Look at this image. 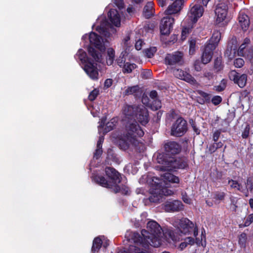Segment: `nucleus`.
I'll return each instance as SVG.
<instances>
[{
  "mask_svg": "<svg viewBox=\"0 0 253 253\" xmlns=\"http://www.w3.org/2000/svg\"><path fill=\"white\" fill-rule=\"evenodd\" d=\"M164 152L159 153L157 158V162L162 165V170H171L173 169H184L188 166L187 160L184 157L176 158L175 156L181 151V146L174 141L168 140L164 145Z\"/></svg>",
  "mask_w": 253,
  "mask_h": 253,
  "instance_id": "nucleus-1",
  "label": "nucleus"
},
{
  "mask_svg": "<svg viewBox=\"0 0 253 253\" xmlns=\"http://www.w3.org/2000/svg\"><path fill=\"white\" fill-rule=\"evenodd\" d=\"M162 228L155 220L149 221L147 224V229H143L141 234L144 240L151 246L157 248L161 245Z\"/></svg>",
  "mask_w": 253,
  "mask_h": 253,
  "instance_id": "nucleus-2",
  "label": "nucleus"
},
{
  "mask_svg": "<svg viewBox=\"0 0 253 253\" xmlns=\"http://www.w3.org/2000/svg\"><path fill=\"white\" fill-rule=\"evenodd\" d=\"M89 40L90 44L87 48L89 55L95 61L102 63L103 60L102 53L106 49L103 39L95 32H91L89 36Z\"/></svg>",
  "mask_w": 253,
  "mask_h": 253,
  "instance_id": "nucleus-3",
  "label": "nucleus"
},
{
  "mask_svg": "<svg viewBox=\"0 0 253 253\" xmlns=\"http://www.w3.org/2000/svg\"><path fill=\"white\" fill-rule=\"evenodd\" d=\"M168 183L162 179L153 177L151 188L149 189L151 195L149 200L151 203H160L163 196H169L173 192L168 188Z\"/></svg>",
  "mask_w": 253,
  "mask_h": 253,
  "instance_id": "nucleus-4",
  "label": "nucleus"
},
{
  "mask_svg": "<svg viewBox=\"0 0 253 253\" xmlns=\"http://www.w3.org/2000/svg\"><path fill=\"white\" fill-rule=\"evenodd\" d=\"M126 133L125 137L134 146H136L140 143L137 138L142 137L144 132L136 121L131 123H127L126 126Z\"/></svg>",
  "mask_w": 253,
  "mask_h": 253,
  "instance_id": "nucleus-5",
  "label": "nucleus"
},
{
  "mask_svg": "<svg viewBox=\"0 0 253 253\" xmlns=\"http://www.w3.org/2000/svg\"><path fill=\"white\" fill-rule=\"evenodd\" d=\"M105 172L111 183L113 185L114 193L122 192L125 195L127 194V188H121L119 185L122 181L121 174L120 172L115 168L111 167H106L105 169Z\"/></svg>",
  "mask_w": 253,
  "mask_h": 253,
  "instance_id": "nucleus-6",
  "label": "nucleus"
},
{
  "mask_svg": "<svg viewBox=\"0 0 253 253\" xmlns=\"http://www.w3.org/2000/svg\"><path fill=\"white\" fill-rule=\"evenodd\" d=\"M179 231L181 234L190 235L193 233L195 237L198 235V228L197 225L187 218H181L178 222Z\"/></svg>",
  "mask_w": 253,
  "mask_h": 253,
  "instance_id": "nucleus-7",
  "label": "nucleus"
},
{
  "mask_svg": "<svg viewBox=\"0 0 253 253\" xmlns=\"http://www.w3.org/2000/svg\"><path fill=\"white\" fill-rule=\"evenodd\" d=\"M188 130V123L182 117H178L172 124L170 129L171 136L179 137L183 136Z\"/></svg>",
  "mask_w": 253,
  "mask_h": 253,
  "instance_id": "nucleus-8",
  "label": "nucleus"
},
{
  "mask_svg": "<svg viewBox=\"0 0 253 253\" xmlns=\"http://www.w3.org/2000/svg\"><path fill=\"white\" fill-rule=\"evenodd\" d=\"M250 42L249 38H246L243 43L240 46L238 53L239 55L242 56L248 59L253 65V47H247Z\"/></svg>",
  "mask_w": 253,
  "mask_h": 253,
  "instance_id": "nucleus-9",
  "label": "nucleus"
},
{
  "mask_svg": "<svg viewBox=\"0 0 253 253\" xmlns=\"http://www.w3.org/2000/svg\"><path fill=\"white\" fill-rule=\"evenodd\" d=\"M174 22V18L168 15L163 17L161 21L160 30L162 35H169L170 33Z\"/></svg>",
  "mask_w": 253,
  "mask_h": 253,
  "instance_id": "nucleus-10",
  "label": "nucleus"
},
{
  "mask_svg": "<svg viewBox=\"0 0 253 253\" xmlns=\"http://www.w3.org/2000/svg\"><path fill=\"white\" fill-rule=\"evenodd\" d=\"M165 63L169 65H181L183 63V53L181 51H175L167 54L165 57Z\"/></svg>",
  "mask_w": 253,
  "mask_h": 253,
  "instance_id": "nucleus-11",
  "label": "nucleus"
},
{
  "mask_svg": "<svg viewBox=\"0 0 253 253\" xmlns=\"http://www.w3.org/2000/svg\"><path fill=\"white\" fill-rule=\"evenodd\" d=\"M83 68L88 77L93 80L98 79L99 73L97 64L91 60L83 65Z\"/></svg>",
  "mask_w": 253,
  "mask_h": 253,
  "instance_id": "nucleus-12",
  "label": "nucleus"
},
{
  "mask_svg": "<svg viewBox=\"0 0 253 253\" xmlns=\"http://www.w3.org/2000/svg\"><path fill=\"white\" fill-rule=\"evenodd\" d=\"M204 8L200 4H195L188 13L189 23L195 24L203 14Z\"/></svg>",
  "mask_w": 253,
  "mask_h": 253,
  "instance_id": "nucleus-13",
  "label": "nucleus"
},
{
  "mask_svg": "<svg viewBox=\"0 0 253 253\" xmlns=\"http://www.w3.org/2000/svg\"><path fill=\"white\" fill-rule=\"evenodd\" d=\"M228 9V7L226 3H219L217 5L215 9L217 24H219L224 22L227 16Z\"/></svg>",
  "mask_w": 253,
  "mask_h": 253,
  "instance_id": "nucleus-14",
  "label": "nucleus"
},
{
  "mask_svg": "<svg viewBox=\"0 0 253 253\" xmlns=\"http://www.w3.org/2000/svg\"><path fill=\"white\" fill-rule=\"evenodd\" d=\"M183 207L179 200L167 201L164 204V209L167 212H178L183 210Z\"/></svg>",
  "mask_w": 253,
  "mask_h": 253,
  "instance_id": "nucleus-15",
  "label": "nucleus"
},
{
  "mask_svg": "<svg viewBox=\"0 0 253 253\" xmlns=\"http://www.w3.org/2000/svg\"><path fill=\"white\" fill-rule=\"evenodd\" d=\"M229 78L231 80L233 81L234 83L237 84L241 88L245 86L247 84V75L246 74L241 75L236 71H232L229 75Z\"/></svg>",
  "mask_w": 253,
  "mask_h": 253,
  "instance_id": "nucleus-16",
  "label": "nucleus"
},
{
  "mask_svg": "<svg viewBox=\"0 0 253 253\" xmlns=\"http://www.w3.org/2000/svg\"><path fill=\"white\" fill-rule=\"evenodd\" d=\"M183 3V0H175V1L171 5H169L165 10V14L170 15L178 13L181 10Z\"/></svg>",
  "mask_w": 253,
  "mask_h": 253,
  "instance_id": "nucleus-17",
  "label": "nucleus"
},
{
  "mask_svg": "<svg viewBox=\"0 0 253 253\" xmlns=\"http://www.w3.org/2000/svg\"><path fill=\"white\" fill-rule=\"evenodd\" d=\"M148 111L145 108H140L138 107V111L134 117V119L136 118L142 125H145L148 122ZM134 121H135V119Z\"/></svg>",
  "mask_w": 253,
  "mask_h": 253,
  "instance_id": "nucleus-18",
  "label": "nucleus"
},
{
  "mask_svg": "<svg viewBox=\"0 0 253 253\" xmlns=\"http://www.w3.org/2000/svg\"><path fill=\"white\" fill-rule=\"evenodd\" d=\"M93 180L100 186L107 188L112 189V191L114 192V187L109 180H107L106 178L102 175L96 174L93 176Z\"/></svg>",
  "mask_w": 253,
  "mask_h": 253,
  "instance_id": "nucleus-19",
  "label": "nucleus"
},
{
  "mask_svg": "<svg viewBox=\"0 0 253 253\" xmlns=\"http://www.w3.org/2000/svg\"><path fill=\"white\" fill-rule=\"evenodd\" d=\"M138 107L133 105H126L124 107L123 112L126 118L134 120V117L138 111Z\"/></svg>",
  "mask_w": 253,
  "mask_h": 253,
  "instance_id": "nucleus-20",
  "label": "nucleus"
},
{
  "mask_svg": "<svg viewBox=\"0 0 253 253\" xmlns=\"http://www.w3.org/2000/svg\"><path fill=\"white\" fill-rule=\"evenodd\" d=\"M108 17L110 22L116 27H119L121 25L120 16L118 11L114 9L110 10L108 13Z\"/></svg>",
  "mask_w": 253,
  "mask_h": 253,
  "instance_id": "nucleus-21",
  "label": "nucleus"
},
{
  "mask_svg": "<svg viewBox=\"0 0 253 253\" xmlns=\"http://www.w3.org/2000/svg\"><path fill=\"white\" fill-rule=\"evenodd\" d=\"M129 240H131L132 242H133L137 245H141L143 247L145 248L150 245L146 241L144 240V238H143V239L141 235L137 232L133 233Z\"/></svg>",
  "mask_w": 253,
  "mask_h": 253,
  "instance_id": "nucleus-22",
  "label": "nucleus"
},
{
  "mask_svg": "<svg viewBox=\"0 0 253 253\" xmlns=\"http://www.w3.org/2000/svg\"><path fill=\"white\" fill-rule=\"evenodd\" d=\"M246 187L242 189V193L245 197L249 196V192L253 191V177H248L245 182Z\"/></svg>",
  "mask_w": 253,
  "mask_h": 253,
  "instance_id": "nucleus-23",
  "label": "nucleus"
},
{
  "mask_svg": "<svg viewBox=\"0 0 253 253\" xmlns=\"http://www.w3.org/2000/svg\"><path fill=\"white\" fill-rule=\"evenodd\" d=\"M238 19L242 30L244 31H247L250 25L249 16L245 14H240Z\"/></svg>",
  "mask_w": 253,
  "mask_h": 253,
  "instance_id": "nucleus-24",
  "label": "nucleus"
},
{
  "mask_svg": "<svg viewBox=\"0 0 253 253\" xmlns=\"http://www.w3.org/2000/svg\"><path fill=\"white\" fill-rule=\"evenodd\" d=\"M75 57L76 59H79L83 65L91 60V59L87 56L86 53L82 49L78 50Z\"/></svg>",
  "mask_w": 253,
  "mask_h": 253,
  "instance_id": "nucleus-25",
  "label": "nucleus"
},
{
  "mask_svg": "<svg viewBox=\"0 0 253 253\" xmlns=\"http://www.w3.org/2000/svg\"><path fill=\"white\" fill-rule=\"evenodd\" d=\"M153 4H154L153 2L149 1L146 3L143 8V16L147 19L150 18L153 14L152 12Z\"/></svg>",
  "mask_w": 253,
  "mask_h": 253,
  "instance_id": "nucleus-26",
  "label": "nucleus"
},
{
  "mask_svg": "<svg viewBox=\"0 0 253 253\" xmlns=\"http://www.w3.org/2000/svg\"><path fill=\"white\" fill-rule=\"evenodd\" d=\"M115 57V51L112 48L109 47L107 49L106 63L107 65L110 66L113 64Z\"/></svg>",
  "mask_w": 253,
  "mask_h": 253,
  "instance_id": "nucleus-27",
  "label": "nucleus"
},
{
  "mask_svg": "<svg viewBox=\"0 0 253 253\" xmlns=\"http://www.w3.org/2000/svg\"><path fill=\"white\" fill-rule=\"evenodd\" d=\"M137 67V66L135 63L126 62L121 68H122V72L124 74H129L131 73Z\"/></svg>",
  "mask_w": 253,
  "mask_h": 253,
  "instance_id": "nucleus-28",
  "label": "nucleus"
},
{
  "mask_svg": "<svg viewBox=\"0 0 253 253\" xmlns=\"http://www.w3.org/2000/svg\"><path fill=\"white\" fill-rule=\"evenodd\" d=\"M103 242L101 238L99 237H96L93 241L91 251L93 253L98 252L101 246H102Z\"/></svg>",
  "mask_w": 253,
  "mask_h": 253,
  "instance_id": "nucleus-29",
  "label": "nucleus"
},
{
  "mask_svg": "<svg viewBox=\"0 0 253 253\" xmlns=\"http://www.w3.org/2000/svg\"><path fill=\"white\" fill-rule=\"evenodd\" d=\"M164 179L167 181L172 183H178L179 182V177L170 173H166L164 174Z\"/></svg>",
  "mask_w": 253,
  "mask_h": 253,
  "instance_id": "nucleus-30",
  "label": "nucleus"
},
{
  "mask_svg": "<svg viewBox=\"0 0 253 253\" xmlns=\"http://www.w3.org/2000/svg\"><path fill=\"white\" fill-rule=\"evenodd\" d=\"M107 159L112 161L113 162L119 164L120 162L119 158L112 149L109 148L107 150Z\"/></svg>",
  "mask_w": 253,
  "mask_h": 253,
  "instance_id": "nucleus-31",
  "label": "nucleus"
},
{
  "mask_svg": "<svg viewBox=\"0 0 253 253\" xmlns=\"http://www.w3.org/2000/svg\"><path fill=\"white\" fill-rule=\"evenodd\" d=\"M194 24L190 23L188 26H183L181 32V40L184 41L186 39L187 35L191 32L192 29L194 27Z\"/></svg>",
  "mask_w": 253,
  "mask_h": 253,
  "instance_id": "nucleus-32",
  "label": "nucleus"
},
{
  "mask_svg": "<svg viewBox=\"0 0 253 253\" xmlns=\"http://www.w3.org/2000/svg\"><path fill=\"white\" fill-rule=\"evenodd\" d=\"M223 146V143L221 141L214 142L213 143L210 145L208 150L210 154H213L218 149H219Z\"/></svg>",
  "mask_w": 253,
  "mask_h": 253,
  "instance_id": "nucleus-33",
  "label": "nucleus"
},
{
  "mask_svg": "<svg viewBox=\"0 0 253 253\" xmlns=\"http://www.w3.org/2000/svg\"><path fill=\"white\" fill-rule=\"evenodd\" d=\"M212 55L213 53H210L208 51L204 50L201 57L202 62L204 64H206L209 63L211 59Z\"/></svg>",
  "mask_w": 253,
  "mask_h": 253,
  "instance_id": "nucleus-34",
  "label": "nucleus"
},
{
  "mask_svg": "<svg viewBox=\"0 0 253 253\" xmlns=\"http://www.w3.org/2000/svg\"><path fill=\"white\" fill-rule=\"evenodd\" d=\"M210 176L213 182H216L219 180L222 179L223 173L222 171H219L216 169L211 173Z\"/></svg>",
  "mask_w": 253,
  "mask_h": 253,
  "instance_id": "nucleus-35",
  "label": "nucleus"
},
{
  "mask_svg": "<svg viewBox=\"0 0 253 253\" xmlns=\"http://www.w3.org/2000/svg\"><path fill=\"white\" fill-rule=\"evenodd\" d=\"M131 143L129 140L126 138H121L118 140V144L120 148L124 150L128 149L129 147V144Z\"/></svg>",
  "mask_w": 253,
  "mask_h": 253,
  "instance_id": "nucleus-36",
  "label": "nucleus"
},
{
  "mask_svg": "<svg viewBox=\"0 0 253 253\" xmlns=\"http://www.w3.org/2000/svg\"><path fill=\"white\" fill-rule=\"evenodd\" d=\"M213 67L216 72H218L223 69L224 65L222 63L221 57H217L214 60Z\"/></svg>",
  "mask_w": 253,
  "mask_h": 253,
  "instance_id": "nucleus-37",
  "label": "nucleus"
},
{
  "mask_svg": "<svg viewBox=\"0 0 253 253\" xmlns=\"http://www.w3.org/2000/svg\"><path fill=\"white\" fill-rule=\"evenodd\" d=\"M220 39L221 33L218 31H214L210 42L218 45Z\"/></svg>",
  "mask_w": 253,
  "mask_h": 253,
  "instance_id": "nucleus-38",
  "label": "nucleus"
},
{
  "mask_svg": "<svg viewBox=\"0 0 253 253\" xmlns=\"http://www.w3.org/2000/svg\"><path fill=\"white\" fill-rule=\"evenodd\" d=\"M117 122L116 118H112L109 122L106 123L104 130L106 132H108L113 130L116 126Z\"/></svg>",
  "mask_w": 253,
  "mask_h": 253,
  "instance_id": "nucleus-39",
  "label": "nucleus"
},
{
  "mask_svg": "<svg viewBox=\"0 0 253 253\" xmlns=\"http://www.w3.org/2000/svg\"><path fill=\"white\" fill-rule=\"evenodd\" d=\"M139 87L138 85H134L128 87L124 91V93L125 95H129L134 94L135 93L139 92Z\"/></svg>",
  "mask_w": 253,
  "mask_h": 253,
  "instance_id": "nucleus-40",
  "label": "nucleus"
},
{
  "mask_svg": "<svg viewBox=\"0 0 253 253\" xmlns=\"http://www.w3.org/2000/svg\"><path fill=\"white\" fill-rule=\"evenodd\" d=\"M157 50V49L156 47L152 46L145 49L143 51V52L146 57L149 58H151L154 56Z\"/></svg>",
  "mask_w": 253,
  "mask_h": 253,
  "instance_id": "nucleus-41",
  "label": "nucleus"
},
{
  "mask_svg": "<svg viewBox=\"0 0 253 253\" xmlns=\"http://www.w3.org/2000/svg\"><path fill=\"white\" fill-rule=\"evenodd\" d=\"M183 78L182 80L189 83L191 84H194L196 83V80L195 78L189 73L187 72H183Z\"/></svg>",
  "mask_w": 253,
  "mask_h": 253,
  "instance_id": "nucleus-42",
  "label": "nucleus"
},
{
  "mask_svg": "<svg viewBox=\"0 0 253 253\" xmlns=\"http://www.w3.org/2000/svg\"><path fill=\"white\" fill-rule=\"evenodd\" d=\"M228 183L230 184V187L232 188L237 189L238 191L242 192L243 186L241 184L239 183L237 181L233 179H229Z\"/></svg>",
  "mask_w": 253,
  "mask_h": 253,
  "instance_id": "nucleus-43",
  "label": "nucleus"
},
{
  "mask_svg": "<svg viewBox=\"0 0 253 253\" xmlns=\"http://www.w3.org/2000/svg\"><path fill=\"white\" fill-rule=\"evenodd\" d=\"M226 195V193L224 192L216 191L213 194V198L215 200L222 201L224 200Z\"/></svg>",
  "mask_w": 253,
  "mask_h": 253,
  "instance_id": "nucleus-44",
  "label": "nucleus"
},
{
  "mask_svg": "<svg viewBox=\"0 0 253 253\" xmlns=\"http://www.w3.org/2000/svg\"><path fill=\"white\" fill-rule=\"evenodd\" d=\"M226 87V83L224 80H222L218 85L213 86V90L217 92H220L224 90Z\"/></svg>",
  "mask_w": 253,
  "mask_h": 253,
  "instance_id": "nucleus-45",
  "label": "nucleus"
},
{
  "mask_svg": "<svg viewBox=\"0 0 253 253\" xmlns=\"http://www.w3.org/2000/svg\"><path fill=\"white\" fill-rule=\"evenodd\" d=\"M97 31L106 38H109L111 34L106 28L102 26H97L96 28Z\"/></svg>",
  "mask_w": 253,
  "mask_h": 253,
  "instance_id": "nucleus-46",
  "label": "nucleus"
},
{
  "mask_svg": "<svg viewBox=\"0 0 253 253\" xmlns=\"http://www.w3.org/2000/svg\"><path fill=\"white\" fill-rule=\"evenodd\" d=\"M247 239V236L246 233H242L240 234L239 237V244L241 247H246V244Z\"/></svg>",
  "mask_w": 253,
  "mask_h": 253,
  "instance_id": "nucleus-47",
  "label": "nucleus"
},
{
  "mask_svg": "<svg viewBox=\"0 0 253 253\" xmlns=\"http://www.w3.org/2000/svg\"><path fill=\"white\" fill-rule=\"evenodd\" d=\"M189 53L192 55L194 54L196 50V41L194 39H192L189 41Z\"/></svg>",
  "mask_w": 253,
  "mask_h": 253,
  "instance_id": "nucleus-48",
  "label": "nucleus"
},
{
  "mask_svg": "<svg viewBox=\"0 0 253 253\" xmlns=\"http://www.w3.org/2000/svg\"><path fill=\"white\" fill-rule=\"evenodd\" d=\"M217 46V44L210 42L209 43L205 45L204 50L210 53H213V51L215 49Z\"/></svg>",
  "mask_w": 253,
  "mask_h": 253,
  "instance_id": "nucleus-49",
  "label": "nucleus"
},
{
  "mask_svg": "<svg viewBox=\"0 0 253 253\" xmlns=\"http://www.w3.org/2000/svg\"><path fill=\"white\" fill-rule=\"evenodd\" d=\"M198 93L200 95L204 100L206 101V103H209L211 101V96L210 94L205 92L201 90H197Z\"/></svg>",
  "mask_w": 253,
  "mask_h": 253,
  "instance_id": "nucleus-50",
  "label": "nucleus"
},
{
  "mask_svg": "<svg viewBox=\"0 0 253 253\" xmlns=\"http://www.w3.org/2000/svg\"><path fill=\"white\" fill-rule=\"evenodd\" d=\"M98 94L99 90L97 89H94L89 93L88 99L90 101H93L96 98Z\"/></svg>",
  "mask_w": 253,
  "mask_h": 253,
  "instance_id": "nucleus-51",
  "label": "nucleus"
},
{
  "mask_svg": "<svg viewBox=\"0 0 253 253\" xmlns=\"http://www.w3.org/2000/svg\"><path fill=\"white\" fill-rule=\"evenodd\" d=\"M250 126L249 124H246V126L242 132V137L243 138L247 139L250 134Z\"/></svg>",
  "mask_w": 253,
  "mask_h": 253,
  "instance_id": "nucleus-52",
  "label": "nucleus"
},
{
  "mask_svg": "<svg viewBox=\"0 0 253 253\" xmlns=\"http://www.w3.org/2000/svg\"><path fill=\"white\" fill-rule=\"evenodd\" d=\"M245 64V61L241 58H237L234 60V65L236 68H241Z\"/></svg>",
  "mask_w": 253,
  "mask_h": 253,
  "instance_id": "nucleus-53",
  "label": "nucleus"
},
{
  "mask_svg": "<svg viewBox=\"0 0 253 253\" xmlns=\"http://www.w3.org/2000/svg\"><path fill=\"white\" fill-rule=\"evenodd\" d=\"M253 222V213L249 214L244 221V226L247 227Z\"/></svg>",
  "mask_w": 253,
  "mask_h": 253,
  "instance_id": "nucleus-54",
  "label": "nucleus"
},
{
  "mask_svg": "<svg viewBox=\"0 0 253 253\" xmlns=\"http://www.w3.org/2000/svg\"><path fill=\"white\" fill-rule=\"evenodd\" d=\"M211 101L214 105H217L221 102L222 98L218 95L214 96L211 99Z\"/></svg>",
  "mask_w": 253,
  "mask_h": 253,
  "instance_id": "nucleus-55",
  "label": "nucleus"
},
{
  "mask_svg": "<svg viewBox=\"0 0 253 253\" xmlns=\"http://www.w3.org/2000/svg\"><path fill=\"white\" fill-rule=\"evenodd\" d=\"M118 65L121 68L126 62V58L120 56L116 60Z\"/></svg>",
  "mask_w": 253,
  "mask_h": 253,
  "instance_id": "nucleus-56",
  "label": "nucleus"
},
{
  "mask_svg": "<svg viewBox=\"0 0 253 253\" xmlns=\"http://www.w3.org/2000/svg\"><path fill=\"white\" fill-rule=\"evenodd\" d=\"M221 130L217 129L216 130L213 134V140L214 142H217L220 137V135L221 134Z\"/></svg>",
  "mask_w": 253,
  "mask_h": 253,
  "instance_id": "nucleus-57",
  "label": "nucleus"
},
{
  "mask_svg": "<svg viewBox=\"0 0 253 253\" xmlns=\"http://www.w3.org/2000/svg\"><path fill=\"white\" fill-rule=\"evenodd\" d=\"M153 105L156 110H158L161 107V101L158 98L155 99L153 102Z\"/></svg>",
  "mask_w": 253,
  "mask_h": 253,
  "instance_id": "nucleus-58",
  "label": "nucleus"
},
{
  "mask_svg": "<svg viewBox=\"0 0 253 253\" xmlns=\"http://www.w3.org/2000/svg\"><path fill=\"white\" fill-rule=\"evenodd\" d=\"M190 123L191 125V126L193 128L194 131L197 134H199L200 133V130L197 127L196 123L193 121V120H191L190 121Z\"/></svg>",
  "mask_w": 253,
  "mask_h": 253,
  "instance_id": "nucleus-59",
  "label": "nucleus"
},
{
  "mask_svg": "<svg viewBox=\"0 0 253 253\" xmlns=\"http://www.w3.org/2000/svg\"><path fill=\"white\" fill-rule=\"evenodd\" d=\"M113 2L119 9H122L124 6L123 0H113Z\"/></svg>",
  "mask_w": 253,
  "mask_h": 253,
  "instance_id": "nucleus-60",
  "label": "nucleus"
},
{
  "mask_svg": "<svg viewBox=\"0 0 253 253\" xmlns=\"http://www.w3.org/2000/svg\"><path fill=\"white\" fill-rule=\"evenodd\" d=\"M102 152L103 151L102 150V148H97V149L95 150V152L94 153V158L96 159H98L102 155Z\"/></svg>",
  "mask_w": 253,
  "mask_h": 253,
  "instance_id": "nucleus-61",
  "label": "nucleus"
},
{
  "mask_svg": "<svg viewBox=\"0 0 253 253\" xmlns=\"http://www.w3.org/2000/svg\"><path fill=\"white\" fill-rule=\"evenodd\" d=\"M204 77L207 79L208 80H211L213 79L214 75L212 72L206 71L204 73Z\"/></svg>",
  "mask_w": 253,
  "mask_h": 253,
  "instance_id": "nucleus-62",
  "label": "nucleus"
},
{
  "mask_svg": "<svg viewBox=\"0 0 253 253\" xmlns=\"http://www.w3.org/2000/svg\"><path fill=\"white\" fill-rule=\"evenodd\" d=\"M230 200L231 202V205H233L234 206V211H236L237 208V200L235 197H234L233 196H231L230 197Z\"/></svg>",
  "mask_w": 253,
  "mask_h": 253,
  "instance_id": "nucleus-63",
  "label": "nucleus"
},
{
  "mask_svg": "<svg viewBox=\"0 0 253 253\" xmlns=\"http://www.w3.org/2000/svg\"><path fill=\"white\" fill-rule=\"evenodd\" d=\"M185 242H187L188 245L192 246L195 244V240L194 238L188 237L184 239Z\"/></svg>",
  "mask_w": 253,
  "mask_h": 253,
  "instance_id": "nucleus-64",
  "label": "nucleus"
}]
</instances>
